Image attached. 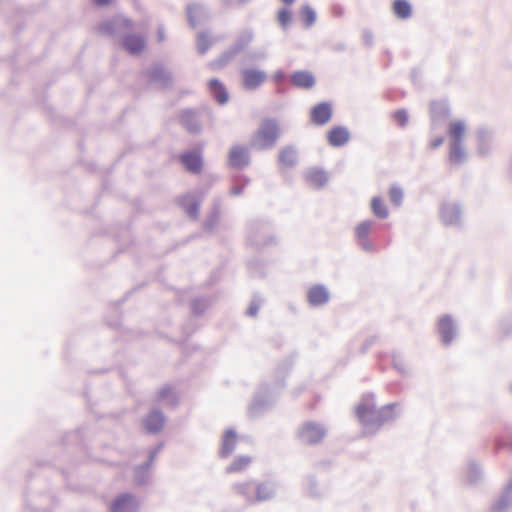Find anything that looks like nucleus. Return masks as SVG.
I'll return each mask as SVG.
<instances>
[{"instance_id": "9", "label": "nucleus", "mask_w": 512, "mask_h": 512, "mask_svg": "<svg viewBox=\"0 0 512 512\" xmlns=\"http://www.w3.org/2000/svg\"><path fill=\"white\" fill-rule=\"evenodd\" d=\"M297 436L304 444L316 445L326 436V429L320 423L307 421L299 428Z\"/></svg>"}, {"instance_id": "43", "label": "nucleus", "mask_w": 512, "mask_h": 512, "mask_svg": "<svg viewBox=\"0 0 512 512\" xmlns=\"http://www.w3.org/2000/svg\"><path fill=\"white\" fill-rule=\"evenodd\" d=\"M210 305L208 298L199 296L195 297L190 302V309L194 316H202Z\"/></svg>"}, {"instance_id": "34", "label": "nucleus", "mask_w": 512, "mask_h": 512, "mask_svg": "<svg viewBox=\"0 0 512 512\" xmlns=\"http://www.w3.org/2000/svg\"><path fill=\"white\" fill-rule=\"evenodd\" d=\"M298 162L297 150L292 145L283 147L278 154V163L284 167L292 168Z\"/></svg>"}, {"instance_id": "61", "label": "nucleus", "mask_w": 512, "mask_h": 512, "mask_svg": "<svg viewBox=\"0 0 512 512\" xmlns=\"http://www.w3.org/2000/svg\"><path fill=\"white\" fill-rule=\"evenodd\" d=\"M331 50L335 52H343L346 50V44L344 42H338L331 46Z\"/></svg>"}, {"instance_id": "15", "label": "nucleus", "mask_w": 512, "mask_h": 512, "mask_svg": "<svg viewBox=\"0 0 512 512\" xmlns=\"http://www.w3.org/2000/svg\"><path fill=\"white\" fill-rule=\"evenodd\" d=\"M277 491V481L272 479H267L264 481L256 480L254 505L273 500L277 495Z\"/></svg>"}, {"instance_id": "60", "label": "nucleus", "mask_w": 512, "mask_h": 512, "mask_svg": "<svg viewBox=\"0 0 512 512\" xmlns=\"http://www.w3.org/2000/svg\"><path fill=\"white\" fill-rule=\"evenodd\" d=\"M444 140L443 136H438L430 142V147L436 149L444 143Z\"/></svg>"}, {"instance_id": "19", "label": "nucleus", "mask_w": 512, "mask_h": 512, "mask_svg": "<svg viewBox=\"0 0 512 512\" xmlns=\"http://www.w3.org/2000/svg\"><path fill=\"white\" fill-rule=\"evenodd\" d=\"M138 509V500L130 492L117 495L110 505V512H137Z\"/></svg>"}, {"instance_id": "13", "label": "nucleus", "mask_w": 512, "mask_h": 512, "mask_svg": "<svg viewBox=\"0 0 512 512\" xmlns=\"http://www.w3.org/2000/svg\"><path fill=\"white\" fill-rule=\"evenodd\" d=\"M251 156L247 146L233 145L228 152V165L234 169H243L250 165Z\"/></svg>"}, {"instance_id": "57", "label": "nucleus", "mask_w": 512, "mask_h": 512, "mask_svg": "<svg viewBox=\"0 0 512 512\" xmlns=\"http://www.w3.org/2000/svg\"><path fill=\"white\" fill-rule=\"evenodd\" d=\"M258 266H260V261H259V260H257V259L250 260V261L248 262V268H249L250 272H251L253 275H258L259 277H263V276H264V274H263L262 272H260V271L258 272V271L256 270V268H257Z\"/></svg>"}, {"instance_id": "53", "label": "nucleus", "mask_w": 512, "mask_h": 512, "mask_svg": "<svg viewBox=\"0 0 512 512\" xmlns=\"http://www.w3.org/2000/svg\"><path fill=\"white\" fill-rule=\"evenodd\" d=\"M394 121L401 127L404 128L409 120V115L406 109L401 108L393 113Z\"/></svg>"}, {"instance_id": "30", "label": "nucleus", "mask_w": 512, "mask_h": 512, "mask_svg": "<svg viewBox=\"0 0 512 512\" xmlns=\"http://www.w3.org/2000/svg\"><path fill=\"white\" fill-rule=\"evenodd\" d=\"M179 205L187 216L193 220L199 217L200 200L193 194H185L179 198Z\"/></svg>"}, {"instance_id": "38", "label": "nucleus", "mask_w": 512, "mask_h": 512, "mask_svg": "<svg viewBox=\"0 0 512 512\" xmlns=\"http://www.w3.org/2000/svg\"><path fill=\"white\" fill-rule=\"evenodd\" d=\"M299 18L304 28L308 29L315 25L317 13L312 6L306 4L299 9Z\"/></svg>"}, {"instance_id": "33", "label": "nucleus", "mask_w": 512, "mask_h": 512, "mask_svg": "<svg viewBox=\"0 0 512 512\" xmlns=\"http://www.w3.org/2000/svg\"><path fill=\"white\" fill-rule=\"evenodd\" d=\"M467 160V153L463 147V142H450L448 161L453 166H460Z\"/></svg>"}, {"instance_id": "46", "label": "nucleus", "mask_w": 512, "mask_h": 512, "mask_svg": "<svg viewBox=\"0 0 512 512\" xmlns=\"http://www.w3.org/2000/svg\"><path fill=\"white\" fill-rule=\"evenodd\" d=\"M214 42L206 32H199L196 37V49L201 55H205L212 47Z\"/></svg>"}, {"instance_id": "37", "label": "nucleus", "mask_w": 512, "mask_h": 512, "mask_svg": "<svg viewBox=\"0 0 512 512\" xmlns=\"http://www.w3.org/2000/svg\"><path fill=\"white\" fill-rule=\"evenodd\" d=\"M392 10L394 15L401 20L409 19L412 15V5L408 0H394Z\"/></svg>"}, {"instance_id": "24", "label": "nucleus", "mask_w": 512, "mask_h": 512, "mask_svg": "<svg viewBox=\"0 0 512 512\" xmlns=\"http://www.w3.org/2000/svg\"><path fill=\"white\" fill-rule=\"evenodd\" d=\"M351 139V133L346 126L337 125L330 128L326 133L327 143L331 147H343Z\"/></svg>"}, {"instance_id": "36", "label": "nucleus", "mask_w": 512, "mask_h": 512, "mask_svg": "<svg viewBox=\"0 0 512 512\" xmlns=\"http://www.w3.org/2000/svg\"><path fill=\"white\" fill-rule=\"evenodd\" d=\"M306 180L319 189L325 186L328 181V177L323 169L311 168L306 173Z\"/></svg>"}, {"instance_id": "3", "label": "nucleus", "mask_w": 512, "mask_h": 512, "mask_svg": "<svg viewBox=\"0 0 512 512\" xmlns=\"http://www.w3.org/2000/svg\"><path fill=\"white\" fill-rule=\"evenodd\" d=\"M247 241L251 246L263 248L277 244V239L272 233V225L269 221L255 219L248 223Z\"/></svg>"}, {"instance_id": "40", "label": "nucleus", "mask_w": 512, "mask_h": 512, "mask_svg": "<svg viewBox=\"0 0 512 512\" xmlns=\"http://www.w3.org/2000/svg\"><path fill=\"white\" fill-rule=\"evenodd\" d=\"M466 130L465 122L462 120L453 121L449 124L448 136L450 142H463Z\"/></svg>"}, {"instance_id": "14", "label": "nucleus", "mask_w": 512, "mask_h": 512, "mask_svg": "<svg viewBox=\"0 0 512 512\" xmlns=\"http://www.w3.org/2000/svg\"><path fill=\"white\" fill-rule=\"evenodd\" d=\"M465 482L472 487H479L484 484L486 473L483 465L476 459H469L464 474Z\"/></svg>"}, {"instance_id": "23", "label": "nucleus", "mask_w": 512, "mask_h": 512, "mask_svg": "<svg viewBox=\"0 0 512 512\" xmlns=\"http://www.w3.org/2000/svg\"><path fill=\"white\" fill-rule=\"evenodd\" d=\"M132 20L124 16H115L111 19L104 20L99 23L98 30L100 33L113 36L120 28H131Z\"/></svg>"}, {"instance_id": "10", "label": "nucleus", "mask_w": 512, "mask_h": 512, "mask_svg": "<svg viewBox=\"0 0 512 512\" xmlns=\"http://www.w3.org/2000/svg\"><path fill=\"white\" fill-rule=\"evenodd\" d=\"M441 222L447 227H461L462 207L458 202H444L439 209Z\"/></svg>"}, {"instance_id": "35", "label": "nucleus", "mask_w": 512, "mask_h": 512, "mask_svg": "<svg viewBox=\"0 0 512 512\" xmlns=\"http://www.w3.org/2000/svg\"><path fill=\"white\" fill-rule=\"evenodd\" d=\"M151 467L141 463L133 468V481L136 486H146L151 481Z\"/></svg>"}, {"instance_id": "52", "label": "nucleus", "mask_w": 512, "mask_h": 512, "mask_svg": "<svg viewBox=\"0 0 512 512\" xmlns=\"http://www.w3.org/2000/svg\"><path fill=\"white\" fill-rule=\"evenodd\" d=\"M499 333L504 336L508 337L512 335V316L505 317L500 320L499 322Z\"/></svg>"}, {"instance_id": "8", "label": "nucleus", "mask_w": 512, "mask_h": 512, "mask_svg": "<svg viewBox=\"0 0 512 512\" xmlns=\"http://www.w3.org/2000/svg\"><path fill=\"white\" fill-rule=\"evenodd\" d=\"M376 222L372 219H367L359 222L354 228V236L357 241V245L362 251L366 253L377 252V245L374 240L370 238Z\"/></svg>"}, {"instance_id": "12", "label": "nucleus", "mask_w": 512, "mask_h": 512, "mask_svg": "<svg viewBox=\"0 0 512 512\" xmlns=\"http://www.w3.org/2000/svg\"><path fill=\"white\" fill-rule=\"evenodd\" d=\"M437 332L444 346H450L457 336V326L451 315H442L437 322Z\"/></svg>"}, {"instance_id": "48", "label": "nucleus", "mask_w": 512, "mask_h": 512, "mask_svg": "<svg viewBox=\"0 0 512 512\" xmlns=\"http://www.w3.org/2000/svg\"><path fill=\"white\" fill-rule=\"evenodd\" d=\"M449 107L444 102H432L431 103V114L432 118H446L449 116Z\"/></svg>"}, {"instance_id": "22", "label": "nucleus", "mask_w": 512, "mask_h": 512, "mask_svg": "<svg viewBox=\"0 0 512 512\" xmlns=\"http://www.w3.org/2000/svg\"><path fill=\"white\" fill-rule=\"evenodd\" d=\"M303 490L311 499L321 500L327 494V489L321 485L315 474L309 473L303 478Z\"/></svg>"}, {"instance_id": "5", "label": "nucleus", "mask_w": 512, "mask_h": 512, "mask_svg": "<svg viewBox=\"0 0 512 512\" xmlns=\"http://www.w3.org/2000/svg\"><path fill=\"white\" fill-rule=\"evenodd\" d=\"M280 136L279 123L274 118L264 119L254 136V145L259 150L271 149Z\"/></svg>"}, {"instance_id": "58", "label": "nucleus", "mask_w": 512, "mask_h": 512, "mask_svg": "<svg viewBox=\"0 0 512 512\" xmlns=\"http://www.w3.org/2000/svg\"><path fill=\"white\" fill-rule=\"evenodd\" d=\"M272 80L276 83V84H281L282 82H284L286 80V74L283 70L279 69V70H276L274 72V74L272 75Z\"/></svg>"}, {"instance_id": "20", "label": "nucleus", "mask_w": 512, "mask_h": 512, "mask_svg": "<svg viewBox=\"0 0 512 512\" xmlns=\"http://www.w3.org/2000/svg\"><path fill=\"white\" fill-rule=\"evenodd\" d=\"M333 116L332 104L328 101H322L310 109V121L316 126H324Z\"/></svg>"}, {"instance_id": "55", "label": "nucleus", "mask_w": 512, "mask_h": 512, "mask_svg": "<svg viewBox=\"0 0 512 512\" xmlns=\"http://www.w3.org/2000/svg\"><path fill=\"white\" fill-rule=\"evenodd\" d=\"M362 39L366 46L372 47L374 44V35L371 30L364 29L362 32Z\"/></svg>"}, {"instance_id": "32", "label": "nucleus", "mask_w": 512, "mask_h": 512, "mask_svg": "<svg viewBox=\"0 0 512 512\" xmlns=\"http://www.w3.org/2000/svg\"><path fill=\"white\" fill-rule=\"evenodd\" d=\"M236 438L237 433L235 429L229 428L224 432L219 450V456L221 458H227L233 453L236 446Z\"/></svg>"}, {"instance_id": "18", "label": "nucleus", "mask_w": 512, "mask_h": 512, "mask_svg": "<svg viewBox=\"0 0 512 512\" xmlns=\"http://www.w3.org/2000/svg\"><path fill=\"white\" fill-rule=\"evenodd\" d=\"M232 493L242 498L248 506H254L256 480L247 479L238 481L231 486Z\"/></svg>"}, {"instance_id": "31", "label": "nucleus", "mask_w": 512, "mask_h": 512, "mask_svg": "<svg viewBox=\"0 0 512 512\" xmlns=\"http://www.w3.org/2000/svg\"><path fill=\"white\" fill-rule=\"evenodd\" d=\"M209 91L213 97V99L220 105H224L229 100V93L225 87V85L218 79L212 78L208 82Z\"/></svg>"}, {"instance_id": "51", "label": "nucleus", "mask_w": 512, "mask_h": 512, "mask_svg": "<svg viewBox=\"0 0 512 512\" xmlns=\"http://www.w3.org/2000/svg\"><path fill=\"white\" fill-rule=\"evenodd\" d=\"M170 399V403L172 405H176L178 403L177 398L173 395V388L170 385H165L161 387L157 392L158 400Z\"/></svg>"}, {"instance_id": "49", "label": "nucleus", "mask_w": 512, "mask_h": 512, "mask_svg": "<svg viewBox=\"0 0 512 512\" xmlns=\"http://www.w3.org/2000/svg\"><path fill=\"white\" fill-rule=\"evenodd\" d=\"M82 441H83V428H79L77 430L66 433L62 439V444L64 446H67L70 444H81Z\"/></svg>"}, {"instance_id": "56", "label": "nucleus", "mask_w": 512, "mask_h": 512, "mask_svg": "<svg viewBox=\"0 0 512 512\" xmlns=\"http://www.w3.org/2000/svg\"><path fill=\"white\" fill-rule=\"evenodd\" d=\"M376 339H377L376 336L368 337L362 344V346L360 348V353L365 354L371 348V346L375 343Z\"/></svg>"}, {"instance_id": "6", "label": "nucleus", "mask_w": 512, "mask_h": 512, "mask_svg": "<svg viewBox=\"0 0 512 512\" xmlns=\"http://www.w3.org/2000/svg\"><path fill=\"white\" fill-rule=\"evenodd\" d=\"M208 113L206 107L184 108L177 113V120L187 133L199 135L203 130L202 117Z\"/></svg>"}, {"instance_id": "44", "label": "nucleus", "mask_w": 512, "mask_h": 512, "mask_svg": "<svg viewBox=\"0 0 512 512\" xmlns=\"http://www.w3.org/2000/svg\"><path fill=\"white\" fill-rule=\"evenodd\" d=\"M267 54L264 50H246L243 53L241 63L243 65H252L257 62L264 61Z\"/></svg>"}, {"instance_id": "29", "label": "nucleus", "mask_w": 512, "mask_h": 512, "mask_svg": "<svg viewBox=\"0 0 512 512\" xmlns=\"http://www.w3.org/2000/svg\"><path fill=\"white\" fill-rule=\"evenodd\" d=\"M186 15L190 27L195 28L201 21L208 18L209 11L203 4L189 3L186 7Z\"/></svg>"}, {"instance_id": "28", "label": "nucleus", "mask_w": 512, "mask_h": 512, "mask_svg": "<svg viewBox=\"0 0 512 512\" xmlns=\"http://www.w3.org/2000/svg\"><path fill=\"white\" fill-rule=\"evenodd\" d=\"M289 79L291 84L298 89L309 90L316 84L315 76L307 70L295 71L290 75Z\"/></svg>"}, {"instance_id": "62", "label": "nucleus", "mask_w": 512, "mask_h": 512, "mask_svg": "<svg viewBox=\"0 0 512 512\" xmlns=\"http://www.w3.org/2000/svg\"><path fill=\"white\" fill-rule=\"evenodd\" d=\"M288 86L286 84H277L276 93L279 95H283L287 92Z\"/></svg>"}, {"instance_id": "45", "label": "nucleus", "mask_w": 512, "mask_h": 512, "mask_svg": "<svg viewBox=\"0 0 512 512\" xmlns=\"http://www.w3.org/2000/svg\"><path fill=\"white\" fill-rule=\"evenodd\" d=\"M251 463V458L246 455L237 456L226 468L227 473H236L245 470Z\"/></svg>"}, {"instance_id": "2", "label": "nucleus", "mask_w": 512, "mask_h": 512, "mask_svg": "<svg viewBox=\"0 0 512 512\" xmlns=\"http://www.w3.org/2000/svg\"><path fill=\"white\" fill-rule=\"evenodd\" d=\"M289 363L284 362L276 369V377L273 383H262L251 404L248 407V414L252 418H258L268 411L277 401L279 392L285 388L284 378L289 370Z\"/></svg>"}, {"instance_id": "17", "label": "nucleus", "mask_w": 512, "mask_h": 512, "mask_svg": "<svg viewBox=\"0 0 512 512\" xmlns=\"http://www.w3.org/2000/svg\"><path fill=\"white\" fill-rule=\"evenodd\" d=\"M267 79V74L263 70L256 68H243L241 70L242 86L248 91L258 89Z\"/></svg>"}, {"instance_id": "1", "label": "nucleus", "mask_w": 512, "mask_h": 512, "mask_svg": "<svg viewBox=\"0 0 512 512\" xmlns=\"http://www.w3.org/2000/svg\"><path fill=\"white\" fill-rule=\"evenodd\" d=\"M398 406L399 403L393 402L377 409L375 395L373 393L363 394L354 408L355 417L361 426V435L363 437L375 436L385 423L398 417L399 414L395 411Z\"/></svg>"}, {"instance_id": "11", "label": "nucleus", "mask_w": 512, "mask_h": 512, "mask_svg": "<svg viewBox=\"0 0 512 512\" xmlns=\"http://www.w3.org/2000/svg\"><path fill=\"white\" fill-rule=\"evenodd\" d=\"M141 424L147 434L157 435L166 424V416L159 408L154 407L142 419Z\"/></svg>"}, {"instance_id": "41", "label": "nucleus", "mask_w": 512, "mask_h": 512, "mask_svg": "<svg viewBox=\"0 0 512 512\" xmlns=\"http://www.w3.org/2000/svg\"><path fill=\"white\" fill-rule=\"evenodd\" d=\"M249 183L250 178L245 175L239 174L233 176V184L229 191L230 196L237 197L242 195Z\"/></svg>"}, {"instance_id": "42", "label": "nucleus", "mask_w": 512, "mask_h": 512, "mask_svg": "<svg viewBox=\"0 0 512 512\" xmlns=\"http://www.w3.org/2000/svg\"><path fill=\"white\" fill-rule=\"evenodd\" d=\"M293 15L289 6L280 8L277 12V22L283 32H287L290 29Z\"/></svg>"}, {"instance_id": "59", "label": "nucleus", "mask_w": 512, "mask_h": 512, "mask_svg": "<svg viewBox=\"0 0 512 512\" xmlns=\"http://www.w3.org/2000/svg\"><path fill=\"white\" fill-rule=\"evenodd\" d=\"M158 455L155 454V451H150L148 450V457H147V460L143 462V464H145L146 466H149V467H152L155 459L157 458Z\"/></svg>"}, {"instance_id": "21", "label": "nucleus", "mask_w": 512, "mask_h": 512, "mask_svg": "<svg viewBox=\"0 0 512 512\" xmlns=\"http://www.w3.org/2000/svg\"><path fill=\"white\" fill-rule=\"evenodd\" d=\"M181 164L192 174H199L203 169V157L200 150H186L179 156Z\"/></svg>"}, {"instance_id": "4", "label": "nucleus", "mask_w": 512, "mask_h": 512, "mask_svg": "<svg viewBox=\"0 0 512 512\" xmlns=\"http://www.w3.org/2000/svg\"><path fill=\"white\" fill-rule=\"evenodd\" d=\"M254 39L255 32L252 28L242 30L235 38V41L214 61V64L218 67H225L234 60L237 55L244 53Z\"/></svg>"}, {"instance_id": "39", "label": "nucleus", "mask_w": 512, "mask_h": 512, "mask_svg": "<svg viewBox=\"0 0 512 512\" xmlns=\"http://www.w3.org/2000/svg\"><path fill=\"white\" fill-rule=\"evenodd\" d=\"M372 214L378 219H387L389 210L384 200L380 196H374L370 202Z\"/></svg>"}, {"instance_id": "25", "label": "nucleus", "mask_w": 512, "mask_h": 512, "mask_svg": "<svg viewBox=\"0 0 512 512\" xmlns=\"http://www.w3.org/2000/svg\"><path fill=\"white\" fill-rule=\"evenodd\" d=\"M222 201L215 198L212 201L211 208L203 221L202 228L204 231L212 233L217 228L221 217Z\"/></svg>"}, {"instance_id": "50", "label": "nucleus", "mask_w": 512, "mask_h": 512, "mask_svg": "<svg viewBox=\"0 0 512 512\" xmlns=\"http://www.w3.org/2000/svg\"><path fill=\"white\" fill-rule=\"evenodd\" d=\"M403 197H404V193H403V190L401 187L396 186V185L390 187L389 198L393 205H395L397 207L401 206L403 203Z\"/></svg>"}, {"instance_id": "54", "label": "nucleus", "mask_w": 512, "mask_h": 512, "mask_svg": "<svg viewBox=\"0 0 512 512\" xmlns=\"http://www.w3.org/2000/svg\"><path fill=\"white\" fill-rule=\"evenodd\" d=\"M392 365L401 374H406L408 372L405 362L399 354L394 353L392 355Z\"/></svg>"}, {"instance_id": "16", "label": "nucleus", "mask_w": 512, "mask_h": 512, "mask_svg": "<svg viewBox=\"0 0 512 512\" xmlns=\"http://www.w3.org/2000/svg\"><path fill=\"white\" fill-rule=\"evenodd\" d=\"M331 299V294L324 284H314L306 292V300L310 307L318 308L326 305Z\"/></svg>"}, {"instance_id": "63", "label": "nucleus", "mask_w": 512, "mask_h": 512, "mask_svg": "<svg viewBox=\"0 0 512 512\" xmlns=\"http://www.w3.org/2000/svg\"><path fill=\"white\" fill-rule=\"evenodd\" d=\"M163 447H164V443L159 442L154 447L150 448L149 450L155 451V454L158 455L161 452V450L163 449Z\"/></svg>"}, {"instance_id": "64", "label": "nucleus", "mask_w": 512, "mask_h": 512, "mask_svg": "<svg viewBox=\"0 0 512 512\" xmlns=\"http://www.w3.org/2000/svg\"><path fill=\"white\" fill-rule=\"evenodd\" d=\"M157 40H158V42H163L165 40V32H164L163 28H158Z\"/></svg>"}, {"instance_id": "47", "label": "nucleus", "mask_w": 512, "mask_h": 512, "mask_svg": "<svg viewBox=\"0 0 512 512\" xmlns=\"http://www.w3.org/2000/svg\"><path fill=\"white\" fill-rule=\"evenodd\" d=\"M263 304V297L259 293H254L245 311V315L251 318H255Z\"/></svg>"}, {"instance_id": "7", "label": "nucleus", "mask_w": 512, "mask_h": 512, "mask_svg": "<svg viewBox=\"0 0 512 512\" xmlns=\"http://www.w3.org/2000/svg\"><path fill=\"white\" fill-rule=\"evenodd\" d=\"M142 75L147 82L155 85L159 89H167L172 86L173 74L161 62L152 63L147 69L142 71Z\"/></svg>"}, {"instance_id": "26", "label": "nucleus", "mask_w": 512, "mask_h": 512, "mask_svg": "<svg viewBox=\"0 0 512 512\" xmlns=\"http://www.w3.org/2000/svg\"><path fill=\"white\" fill-rule=\"evenodd\" d=\"M121 45L130 55H139L146 47V40L141 35L128 33L122 37Z\"/></svg>"}, {"instance_id": "27", "label": "nucleus", "mask_w": 512, "mask_h": 512, "mask_svg": "<svg viewBox=\"0 0 512 512\" xmlns=\"http://www.w3.org/2000/svg\"><path fill=\"white\" fill-rule=\"evenodd\" d=\"M477 154L481 157L488 156L492 151L494 132L488 128H480L477 131Z\"/></svg>"}]
</instances>
